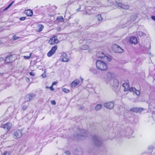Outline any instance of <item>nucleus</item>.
Returning <instances> with one entry per match:
<instances>
[{"label": "nucleus", "mask_w": 155, "mask_h": 155, "mask_svg": "<svg viewBox=\"0 0 155 155\" xmlns=\"http://www.w3.org/2000/svg\"><path fill=\"white\" fill-rule=\"evenodd\" d=\"M57 48L58 47L57 45H55L52 47L51 49L48 53L47 56L49 57L51 56L55 53Z\"/></svg>", "instance_id": "1a4fd4ad"}, {"label": "nucleus", "mask_w": 155, "mask_h": 155, "mask_svg": "<svg viewBox=\"0 0 155 155\" xmlns=\"http://www.w3.org/2000/svg\"><path fill=\"white\" fill-rule=\"evenodd\" d=\"M51 103L52 104L54 105H55L56 104V102H55V101H51Z\"/></svg>", "instance_id": "4c0bfd02"}, {"label": "nucleus", "mask_w": 155, "mask_h": 155, "mask_svg": "<svg viewBox=\"0 0 155 155\" xmlns=\"http://www.w3.org/2000/svg\"><path fill=\"white\" fill-rule=\"evenodd\" d=\"M122 86L124 88V91L129 90L130 92H133L134 94H136L138 96L140 94L139 90H137L135 88L133 87L130 88L129 85L127 83H123L122 85Z\"/></svg>", "instance_id": "f257e3e1"}, {"label": "nucleus", "mask_w": 155, "mask_h": 155, "mask_svg": "<svg viewBox=\"0 0 155 155\" xmlns=\"http://www.w3.org/2000/svg\"><path fill=\"white\" fill-rule=\"evenodd\" d=\"M31 53L30 54V55H29V56H24V58L25 59H28L30 58L31 56Z\"/></svg>", "instance_id": "7c9ffc66"}, {"label": "nucleus", "mask_w": 155, "mask_h": 155, "mask_svg": "<svg viewBox=\"0 0 155 155\" xmlns=\"http://www.w3.org/2000/svg\"><path fill=\"white\" fill-rule=\"evenodd\" d=\"M25 80L27 82H29L30 79L29 78H25Z\"/></svg>", "instance_id": "ea45409f"}, {"label": "nucleus", "mask_w": 155, "mask_h": 155, "mask_svg": "<svg viewBox=\"0 0 155 155\" xmlns=\"http://www.w3.org/2000/svg\"><path fill=\"white\" fill-rule=\"evenodd\" d=\"M19 38V37H17L15 35H14L13 36L12 38L14 40H16L18 39Z\"/></svg>", "instance_id": "2f4dec72"}, {"label": "nucleus", "mask_w": 155, "mask_h": 155, "mask_svg": "<svg viewBox=\"0 0 155 155\" xmlns=\"http://www.w3.org/2000/svg\"><path fill=\"white\" fill-rule=\"evenodd\" d=\"M2 121H1V122H0V123H2Z\"/></svg>", "instance_id": "603ef678"}, {"label": "nucleus", "mask_w": 155, "mask_h": 155, "mask_svg": "<svg viewBox=\"0 0 155 155\" xmlns=\"http://www.w3.org/2000/svg\"><path fill=\"white\" fill-rule=\"evenodd\" d=\"M114 104L113 102H110L104 103V106L106 108L108 109H112L114 106Z\"/></svg>", "instance_id": "9d476101"}, {"label": "nucleus", "mask_w": 155, "mask_h": 155, "mask_svg": "<svg viewBox=\"0 0 155 155\" xmlns=\"http://www.w3.org/2000/svg\"><path fill=\"white\" fill-rule=\"evenodd\" d=\"M57 84V83L56 82H53L52 84V85L53 86L54 85H55Z\"/></svg>", "instance_id": "49530a36"}, {"label": "nucleus", "mask_w": 155, "mask_h": 155, "mask_svg": "<svg viewBox=\"0 0 155 155\" xmlns=\"http://www.w3.org/2000/svg\"><path fill=\"white\" fill-rule=\"evenodd\" d=\"M130 42L134 45H136L137 43V39L135 37H131L130 39Z\"/></svg>", "instance_id": "f3484780"}, {"label": "nucleus", "mask_w": 155, "mask_h": 155, "mask_svg": "<svg viewBox=\"0 0 155 155\" xmlns=\"http://www.w3.org/2000/svg\"><path fill=\"white\" fill-rule=\"evenodd\" d=\"M9 153L7 151L5 152L2 155H9Z\"/></svg>", "instance_id": "72a5a7b5"}, {"label": "nucleus", "mask_w": 155, "mask_h": 155, "mask_svg": "<svg viewBox=\"0 0 155 155\" xmlns=\"http://www.w3.org/2000/svg\"><path fill=\"white\" fill-rule=\"evenodd\" d=\"M81 134L78 135L79 136H81L82 137H85L87 135V133L85 130H81Z\"/></svg>", "instance_id": "412c9836"}, {"label": "nucleus", "mask_w": 155, "mask_h": 155, "mask_svg": "<svg viewBox=\"0 0 155 155\" xmlns=\"http://www.w3.org/2000/svg\"><path fill=\"white\" fill-rule=\"evenodd\" d=\"M47 88H48V87H46Z\"/></svg>", "instance_id": "864d4df0"}, {"label": "nucleus", "mask_w": 155, "mask_h": 155, "mask_svg": "<svg viewBox=\"0 0 155 155\" xmlns=\"http://www.w3.org/2000/svg\"><path fill=\"white\" fill-rule=\"evenodd\" d=\"M65 153L66 155H71V154H70L69 151H66L65 152Z\"/></svg>", "instance_id": "c9c22d12"}, {"label": "nucleus", "mask_w": 155, "mask_h": 155, "mask_svg": "<svg viewBox=\"0 0 155 155\" xmlns=\"http://www.w3.org/2000/svg\"><path fill=\"white\" fill-rule=\"evenodd\" d=\"M96 18L97 20L99 21H102L103 20V18L101 15H97L96 16Z\"/></svg>", "instance_id": "393cba45"}, {"label": "nucleus", "mask_w": 155, "mask_h": 155, "mask_svg": "<svg viewBox=\"0 0 155 155\" xmlns=\"http://www.w3.org/2000/svg\"><path fill=\"white\" fill-rule=\"evenodd\" d=\"M84 14H85V15H86V14H88V15H90V14H88V12H86L85 13H84Z\"/></svg>", "instance_id": "de8ad7c7"}, {"label": "nucleus", "mask_w": 155, "mask_h": 155, "mask_svg": "<svg viewBox=\"0 0 155 155\" xmlns=\"http://www.w3.org/2000/svg\"><path fill=\"white\" fill-rule=\"evenodd\" d=\"M96 65L97 68L101 71L105 70L107 68V65L106 63L100 60L96 61Z\"/></svg>", "instance_id": "f03ea898"}, {"label": "nucleus", "mask_w": 155, "mask_h": 155, "mask_svg": "<svg viewBox=\"0 0 155 155\" xmlns=\"http://www.w3.org/2000/svg\"><path fill=\"white\" fill-rule=\"evenodd\" d=\"M35 95L33 93H31L30 94L27 95L25 97V99L26 100L28 101H31L35 96Z\"/></svg>", "instance_id": "4468645a"}, {"label": "nucleus", "mask_w": 155, "mask_h": 155, "mask_svg": "<svg viewBox=\"0 0 155 155\" xmlns=\"http://www.w3.org/2000/svg\"><path fill=\"white\" fill-rule=\"evenodd\" d=\"M118 5L120 7L125 10L128 9L129 8V6L128 5H124L120 3L118 4Z\"/></svg>", "instance_id": "a211bd4d"}, {"label": "nucleus", "mask_w": 155, "mask_h": 155, "mask_svg": "<svg viewBox=\"0 0 155 155\" xmlns=\"http://www.w3.org/2000/svg\"><path fill=\"white\" fill-rule=\"evenodd\" d=\"M14 2H12L6 8H5V9H4L3 10V11H5V10H7V9H8L14 3Z\"/></svg>", "instance_id": "a878e982"}, {"label": "nucleus", "mask_w": 155, "mask_h": 155, "mask_svg": "<svg viewBox=\"0 0 155 155\" xmlns=\"http://www.w3.org/2000/svg\"><path fill=\"white\" fill-rule=\"evenodd\" d=\"M113 87H117L119 85V81L117 79H114L113 80Z\"/></svg>", "instance_id": "4be33fe9"}, {"label": "nucleus", "mask_w": 155, "mask_h": 155, "mask_svg": "<svg viewBox=\"0 0 155 155\" xmlns=\"http://www.w3.org/2000/svg\"><path fill=\"white\" fill-rule=\"evenodd\" d=\"M61 58L63 62H66L68 61L69 58L65 53H63L61 56Z\"/></svg>", "instance_id": "f8f14e48"}, {"label": "nucleus", "mask_w": 155, "mask_h": 155, "mask_svg": "<svg viewBox=\"0 0 155 155\" xmlns=\"http://www.w3.org/2000/svg\"><path fill=\"white\" fill-rule=\"evenodd\" d=\"M151 18L153 20L155 21V16H151Z\"/></svg>", "instance_id": "c03bdc74"}, {"label": "nucleus", "mask_w": 155, "mask_h": 155, "mask_svg": "<svg viewBox=\"0 0 155 155\" xmlns=\"http://www.w3.org/2000/svg\"><path fill=\"white\" fill-rule=\"evenodd\" d=\"M12 55H9L5 58V63H10L13 61L12 59Z\"/></svg>", "instance_id": "6ab92c4d"}, {"label": "nucleus", "mask_w": 155, "mask_h": 155, "mask_svg": "<svg viewBox=\"0 0 155 155\" xmlns=\"http://www.w3.org/2000/svg\"><path fill=\"white\" fill-rule=\"evenodd\" d=\"M137 108H133L130 109V110L133 112H137Z\"/></svg>", "instance_id": "c756f323"}, {"label": "nucleus", "mask_w": 155, "mask_h": 155, "mask_svg": "<svg viewBox=\"0 0 155 155\" xmlns=\"http://www.w3.org/2000/svg\"><path fill=\"white\" fill-rule=\"evenodd\" d=\"M29 74L32 76H34L35 75V73L33 72H30L29 73Z\"/></svg>", "instance_id": "e433bc0d"}, {"label": "nucleus", "mask_w": 155, "mask_h": 155, "mask_svg": "<svg viewBox=\"0 0 155 155\" xmlns=\"http://www.w3.org/2000/svg\"><path fill=\"white\" fill-rule=\"evenodd\" d=\"M97 58H104L105 61H106L107 62H110L111 60V57H109L107 56H105L104 53L100 51L97 52Z\"/></svg>", "instance_id": "20e7f679"}, {"label": "nucleus", "mask_w": 155, "mask_h": 155, "mask_svg": "<svg viewBox=\"0 0 155 155\" xmlns=\"http://www.w3.org/2000/svg\"><path fill=\"white\" fill-rule=\"evenodd\" d=\"M94 143L97 147L100 146L103 143L102 139L96 135L94 136L92 138Z\"/></svg>", "instance_id": "7ed1b4c3"}, {"label": "nucleus", "mask_w": 155, "mask_h": 155, "mask_svg": "<svg viewBox=\"0 0 155 155\" xmlns=\"http://www.w3.org/2000/svg\"><path fill=\"white\" fill-rule=\"evenodd\" d=\"M26 18L25 17H21L20 18V20L21 21H24L26 19Z\"/></svg>", "instance_id": "f704fd0d"}, {"label": "nucleus", "mask_w": 155, "mask_h": 155, "mask_svg": "<svg viewBox=\"0 0 155 155\" xmlns=\"http://www.w3.org/2000/svg\"><path fill=\"white\" fill-rule=\"evenodd\" d=\"M24 13L28 16L31 17L33 15V12L32 10L30 9L25 10L24 12Z\"/></svg>", "instance_id": "dca6fc26"}, {"label": "nucleus", "mask_w": 155, "mask_h": 155, "mask_svg": "<svg viewBox=\"0 0 155 155\" xmlns=\"http://www.w3.org/2000/svg\"><path fill=\"white\" fill-rule=\"evenodd\" d=\"M3 74V73H0V75H1V76H2Z\"/></svg>", "instance_id": "3c124183"}, {"label": "nucleus", "mask_w": 155, "mask_h": 155, "mask_svg": "<svg viewBox=\"0 0 155 155\" xmlns=\"http://www.w3.org/2000/svg\"><path fill=\"white\" fill-rule=\"evenodd\" d=\"M57 20L58 21H59L60 22H62L63 21V18L62 17H58L57 18Z\"/></svg>", "instance_id": "bb28decb"}, {"label": "nucleus", "mask_w": 155, "mask_h": 155, "mask_svg": "<svg viewBox=\"0 0 155 155\" xmlns=\"http://www.w3.org/2000/svg\"><path fill=\"white\" fill-rule=\"evenodd\" d=\"M12 124L10 123H7L1 126V127L5 129H6L8 131L11 128Z\"/></svg>", "instance_id": "2eb2a0df"}, {"label": "nucleus", "mask_w": 155, "mask_h": 155, "mask_svg": "<svg viewBox=\"0 0 155 155\" xmlns=\"http://www.w3.org/2000/svg\"><path fill=\"white\" fill-rule=\"evenodd\" d=\"M62 91L66 93H68L70 91L68 89L64 88L62 89Z\"/></svg>", "instance_id": "c85d7f7f"}, {"label": "nucleus", "mask_w": 155, "mask_h": 155, "mask_svg": "<svg viewBox=\"0 0 155 155\" xmlns=\"http://www.w3.org/2000/svg\"><path fill=\"white\" fill-rule=\"evenodd\" d=\"M102 106V105L101 104H97L95 107V110L96 111L99 110L101 109Z\"/></svg>", "instance_id": "5701e85b"}, {"label": "nucleus", "mask_w": 155, "mask_h": 155, "mask_svg": "<svg viewBox=\"0 0 155 155\" xmlns=\"http://www.w3.org/2000/svg\"><path fill=\"white\" fill-rule=\"evenodd\" d=\"M149 47L148 48V49H150L151 48V47H150V44H149Z\"/></svg>", "instance_id": "8fccbe9b"}, {"label": "nucleus", "mask_w": 155, "mask_h": 155, "mask_svg": "<svg viewBox=\"0 0 155 155\" xmlns=\"http://www.w3.org/2000/svg\"><path fill=\"white\" fill-rule=\"evenodd\" d=\"M112 49L113 51L117 53H121L124 51V50L121 48L119 46L114 44L112 46Z\"/></svg>", "instance_id": "6e6552de"}, {"label": "nucleus", "mask_w": 155, "mask_h": 155, "mask_svg": "<svg viewBox=\"0 0 155 155\" xmlns=\"http://www.w3.org/2000/svg\"><path fill=\"white\" fill-rule=\"evenodd\" d=\"M92 72L94 74H97L98 73V70L97 69H93Z\"/></svg>", "instance_id": "cd10ccee"}, {"label": "nucleus", "mask_w": 155, "mask_h": 155, "mask_svg": "<svg viewBox=\"0 0 155 155\" xmlns=\"http://www.w3.org/2000/svg\"><path fill=\"white\" fill-rule=\"evenodd\" d=\"M38 29L37 30V31L38 32H40L42 31L44 28V26L41 24H39L38 25Z\"/></svg>", "instance_id": "aec40b11"}, {"label": "nucleus", "mask_w": 155, "mask_h": 155, "mask_svg": "<svg viewBox=\"0 0 155 155\" xmlns=\"http://www.w3.org/2000/svg\"><path fill=\"white\" fill-rule=\"evenodd\" d=\"M41 76L43 78H45L46 77V74L45 73H44L42 74Z\"/></svg>", "instance_id": "a19ab883"}, {"label": "nucleus", "mask_w": 155, "mask_h": 155, "mask_svg": "<svg viewBox=\"0 0 155 155\" xmlns=\"http://www.w3.org/2000/svg\"><path fill=\"white\" fill-rule=\"evenodd\" d=\"M133 134V131L130 129L128 128L127 129L125 133V135L129 138L134 137L133 136H132Z\"/></svg>", "instance_id": "ddd939ff"}, {"label": "nucleus", "mask_w": 155, "mask_h": 155, "mask_svg": "<svg viewBox=\"0 0 155 155\" xmlns=\"http://www.w3.org/2000/svg\"><path fill=\"white\" fill-rule=\"evenodd\" d=\"M59 42V40L57 38L56 36H54L51 38L49 41V43L51 45H54L58 43Z\"/></svg>", "instance_id": "9b49d317"}, {"label": "nucleus", "mask_w": 155, "mask_h": 155, "mask_svg": "<svg viewBox=\"0 0 155 155\" xmlns=\"http://www.w3.org/2000/svg\"><path fill=\"white\" fill-rule=\"evenodd\" d=\"M84 106H81L80 108V109H84Z\"/></svg>", "instance_id": "09e8293b"}, {"label": "nucleus", "mask_w": 155, "mask_h": 155, "mask_svg": "<svg viewBox=\"0 0 155 155\" xmlns=\"http://www.w3.org/2000/svg\"><path fill=\"white\" fill-rule=\"evenodd\" d=\"M89 46L87 45H83L81 47V49L83 50H86L89 48Z\"/></svg>", "instance_id": "b1692460"}, {"label": "nucleus", "mask_w": 155, "mask_h": 155, "mask_svg": "<svg viewBox=\"0 0 155 155\" xmlns=\"http://www.w3.org/2000/svg\"><path fill=\"white\" fill-rule=\"evenodd\" d=\"M53 86L52 85L51 86L49 87V89L51 91H53L54 90V89L53 88Z\"/></svg>", "instance_id": "58836bf2"}, {"label": "nucleus", "mask_w": 155, "mask_h": 155, "mask_svg": "<svg viewBox=\"0 0 155 155\" xmlns=\"http://www.w3.org/2000/svg\"><path fill=\"white\" fill-rule=\"evenodd\" d=\"M113 74L110 72L107 73L104 78L105 82L107 84L110 83V82L112 79Z\"/></svg>", "instance_id": "0eeeda50"}, {"label": "nucleus", "mask_w": 155, "mask_h": 155, "mask_svg": "<svg viewBox=\"0 0 155 155\" xmlns=\"http://www.w3.org/2000/svg\"><path fill=\"white\" fill-rule=\"evenodd\" d=\"M81 6H80L79 7L78 9H76V11L77 12H78L79 11V10L81 9Z\"/></svg>", "instance_id": "a18cd8bd"}, {"label": "nucleus", "mask_w": 155, "mask_h": 155, "mask_svg": "<svg viewBox=\"0 0 155 155\" xmlns=\"http://www.w3.org/2000/svg\"><path fill=\"white\" fill-rule=\"evenodd\" d=\"M27 108V107L26 106L24 105L22 107V109L24 110H25Z\"/></svg>", "instance_id": "79ce46f5"}, {"label": "nucleus", "mask_w": 155, "mask_h": 155, "mask_svg": "<svg viewBox=\"0 0 155 155\" xmlns=\"http://www.w3.org/2000/svg\"><path fill=\"white\" fill-rule=\"evenodd\" d=\"M23 129H18L15 130L13 133V137L15 139H18L20 138L22 134Z\"/></svg>", "instance_id": "39448f33"}, {"label": "nucleus", "mask_w": 155, "mask_h": 155, "mask_svg": "<svg viewBox=\"0 0 155 155\" xmlns=\"http://www.w3.org/2000/svg\"><path fill=\"white\" fill-rule=\"evenodd\" d=\"M137 112H140L143 110V109L141 108H137Z\"/></svg>", "instance_id": "473e14b6"}, {"label": "nucleus", "mask_w": 155, "mask_h": 155, "mask_svg": "<svg viewBox=\"0 0 155 155\" xmlns=\"http://www.w3.org/2000/svg\"><path fill=\"white\" fill-rule=\"evenodd\" d=\"M139 34H142V35H145V34L144 33H143L142 32L140 31L139 32Z\"/></svg>", "instance_id": "37998d69"}, {"label": "nucleus", "mask_w": 155, "mask_h": 155, "mask_svg": "<svg viewBox=\"0 0 155 155\" xmlns=\"http://www.w3.org/2000/svg\"><path fill=\"white\" fill-rule=\"evenodd\" d=\"M83 81V79L80 78L79 79L75 80L71 84V87H75L77 85H80L82 83Z\"/></svg>", "instance_id": "423d86ee"}]
</instances>
